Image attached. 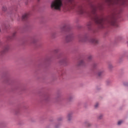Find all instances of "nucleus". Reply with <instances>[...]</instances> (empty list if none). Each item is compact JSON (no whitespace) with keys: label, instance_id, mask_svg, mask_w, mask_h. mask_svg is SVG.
<instances>
[{"label":"nucleus","instance_id":"17","mask_svg":"<svg viewBox=\"0 0 128 128\" xmlns=\"http://www.w3.org/2000/svg\"><path fill=\"white\" fill-rule=\"evenodd\" d=\"M102 118V114H100V116H98V119L100 120Z\"/></svg>","mask_w":128,"mask_h":128},{"label":"nucleus","instance_id":"18","mask_svg":"<svg viewBox=\"0 0 128 128\" xmlns=\"http://www.w3.org/2000/svg\"><path fill=\"white\" fill-rule=\"evenodd\" d=\"M72 0H68V3L71 4H72Z\"/></svg>","mask_w":128,"mask_h":128},{"label":"nucleus","instance_id":"1","mask_svg":"<svg viewBox=\"0 0 128 128\" xmlns=\"http://www.w3.org/2000/svg\"><path fill=\"white\" fill-rule=\"evenodd\" d=\"M92 14H94L93 20L96 24L100 26L101 28H104V18L102 16H100L96 14V10L94 8L92 12Z\"/></svg>","mask_w":128,"mask_h":128},{"label":"nucleus","instance_id":"21","mask_svg":"<svg viewBox=\"0 0 128 128\" xmlns=\"http://www.w3.org/2000/svg\"><path fill=\"white\" fill-rule=\"evenodd\" d=\"M88 126H90V124L88 123Z\"/></svg>","mask_w":128,"mask_h":128},{"label":"nucleus","instance_id":"8","mask_svg":"<svg viewBox=\"0 0 128 128\" xmlns=\"http://www.w3.org/2000/svg\"><path fill=\"white\" fill-rule=\"evenodd\" d=\"M78 12L80 14H84V12H86V11L84 10V8L82 7H80V8H79Z\"/></svg>","mask_w":128,"mask_h":128},{"label":"nucleus","instance_id":"9","mask_svg":"<svg viewBox=\"0 0 128 128\" xmlns=\"http://www.w3.org/2000/svg\"><path fill=\"white\" fill-rule=\"evenodd\" d=\"M16 32H14L12 35V36L8 37V40H14V36H16Z\"/></svg>","mask_w":128,"mask_h":128},{"label":"nucleus","instance_id":"15","mask_svg":"<svg viewBox=\"0 0 128 128\" xmlns=\"http://www.w3.org/2000/svg\"><path fill=\"white\" fill-rule=\"evenodd\" d=\"M2 10H3L4 12H6V7L4 6L2 8Z\"/></svg>","mask_w":128,"mask_h":128},{"label":"nucleus","instance_id":"12","mask_svg":"<svg viewBox=\"0 0 128 128\" xmlns=\"http://www.w3.org/2000/svg\"><path fill=\"white\" fill-rule=\"evenodd\" d=\"M92 22H88L87 24L88 28L90 30V28H92Z\"/></svg>","mask_w":128,"mask_h":128},{"label":"nucleus","instance_id":"4","mask_svg":"<svg viewBox=\"0 0 128 128\" xmlns=\"http://www.w3.org/2000/svg\"><path fill=\"white\" fill-rule=\"evenodd\" d=\"M72 38H74V36L72 35V34H70L66 36V40L67 42H68L72 40Z\"/></svg>","mask_w":128,"mask_h":128},{"label":"nucleus","instance_id":"20","mask_svg":"<svg viewBox=\"0 0 128 128\" xmlns=\"http://www.w3.org/2000/svg\"><path fill=\"white\" fill-rule=\"evenodd\" d=\"M95 108H98V103H96L95 106H94Z\"/></svg>","mask_w":128,"mask_h":128},{"label":"nucleus","instance_id":"11","mask_svg":"<svg viewBox=\"0 0 128 128\" xmlns=\"http://www.w3.org/2000/svg\"><path fill=\"white\" fill-rule=\"evenodd\" d=\"M84 62L83 60H80L78 63V66H84Z\"/></svg>","mask_w":128,"mask_h":128},{"label":"nucleus","instance_id":"16","mask_svg":"<svg viewBox=\"0 0 128 128\" xmlns=\"http://www.w3.org/2000/svg\"><path fill=\"white\" fill-rule=\"evenodd\" d=\"M122 124V120H120L118 122V126H120V124Z\"/></svg>","mask_w":128,"mask_h":128},{"label":"nucleus","instance_id":"10","mask_svg":"<svg viewBox=\"0 0 128 128\" xmlns=\"http://www.w3.org/2000/svg\"><path fill=\"white\" fill-rule=\"evenodd\" d=\"M86 40H88V38H80V42H86Z\"/></svg>","mask_w":128,"mask_h":128},{"label":"nucleus","instance_id":"22","mask_svg":"<svg viewBox=\"0 0 128 128\" xmlns=\"http://www.w3.org/2000/svg\"><path fill=\"white\" fill-rule=\"evenodd\" d=\"M26 4H28V3L26 2Z\"/></svg>","mask_w":128,"mask_h":128},{"label":"nucleus","instance_id":"3","mask_svg":"<svg viewBox=\"0 0 128 128\" xmlns=\"http://www.w3.org/2000/svg\"><path fill=\"white\" fill-rule=\"evenodd\" d=\"M9 50H10V46L6 45L4 47L3 50H2L0 52V54H1V56H2V54H6V52H8Z\"/></svg>","mask_w":128,"mask_h":128},{"label":"nucleus","instance_id":"14","mask_svg":"<svg viewBox=\"0 0 128 128\" xmlns=\"http://www.w3.org/2000/svg\"><path fill=\"white\" fill-rule=\"evenodd\" d=\"M72 114H69L68 116V120H70L72 119Z\"/></svg>","mask_w":128,"mask_h":128},{"label":"nucleus","instance_id":"19","mask_svg":"<svg viewBox=\"0 0 128 128\" xmlns=\"http://www.w3.org/2000/svg\"><path fill=\"white\" fill-rule=\"evenodd\" d=\"M92 56H90L88 57V60H92Z\"/></svg>","mask_w":128,"mask_h":128},{"label":"nucleus","instance_id":"2","mask_svg":"<svg viewBox=\"0 0 128 128\" xmlns=\"http://www.w3.org/2000/svg\"><path fill=\"white\" fill-rule=\"evenodd\" d=\"M62 6V0H54L51 4V8L54 10H60Z\"/></svg>","mask_w":128,"mask_h":128},{"label":"nucleus","instance_id":"6","mask_svg":"<svg viewBox=\"0 0 128 128\" xmlns=\"http://www.w3.org/2000/svg\"><path fill=\"white\" fill-rule=\"evenodd\" d=\"M30 14L29 13L25 14L22 16V20H28V18H30Z\"/></svg>","mask_w":128,"mask_h":128},{"label":"nucleus","instance_id":"13","mask_svg":"<svg viewBox=\"0 0 128 128\" xmlns=\"http://www.w3.org/2000/svg\"><path fill=\"white\" fill-rule=\"evenodd\" d=\"M104 74V71H100L98 73V76H102V75Z\"/></svg>","mask_w":128,"mask_h":128},{"label":"nucleus","instance_id":"5","mask_svg":"<svg viewBox=\"0 0 128 128\" xmlns=\"http://www.w3.org/2000/svg\"><path fill=\"white\" fill-rule=\"evenodd\" d=\"M110 24L111 26H113L118 27V24L115 20H112L110 22Z\"/></svg>","mask_w":128,"mask_h":128},{"label":"nucleus","instance_id":"23","mask_svg":"<svg viewBox=\"0 0 128 128\" xmlns=\"http://www.w3.org/2000/svg\"><path fill=\"white\" fill-rule=\"evenodd\" d=\"M118 0V2L119 0Z\"/></svg>","mask_w":128,"mask_h":128},{"label":"nucleus","instance_id":"7","mask_svg":"<svg viewBox=\"0 0 128 128\" xmlns=\"http://www.w3.org/2000/svg\"><path fill=\"white\" fill-rule=\"evenodd\" d=\"M90 42H92V44H98V39L96 38H92L90 39Z\"/></svg>","mask_w":128,"mask_h":128}]
</instances>
